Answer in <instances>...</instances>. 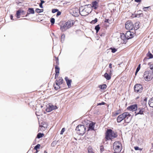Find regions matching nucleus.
I'll return each instance as SVG.
<instances>
[{
    "label": "nucleus",
    "mask_w": 153,
    "mask_h": 153,
    "mask_svg": "<svg viewBox=\"0 0 153 153\" xmlns=\"http://www.w3.org/2000/svg\"><path fill=\"white\" fill-rule=\"evenodd\" d=\"M132 116L128 112H124L119 115L117 118V121L118 123H120L123 120H125L126 122L129 123L132 119Z\"/></svg>",
    "instance_id": "f257e3e1"
},
{
    "label": "nucleus",
    "mask_w": 153,
    "mask_h": 153,
    "mask_svg": "<svg viewBox=\"0 0 153 153\" xmlns=\"http://www.w3.org/2000/svg\"><path fill=\"white\" fill-rule=\"evenodd\" d=\"M91 6L88 5L85 6L83 8V7H81L80 8L79 10V13L82 16H85L88 15L89 13L91 11Z\"/></svg>",
    "instance_id": "f03ea898"
},
{
    "label": "nucleus",
    "mask_w": 153,
    "mask_h": 153,
    "mask_svg": "<svg viewBox=\"0 0 153 153\" xmlns=\"http://www.w3.org/2000/svg\"><path fill=\"white\" fill-rule=\"evenodd\" d=\"M74 20H69L66 22L62 26H61V30L62 31H64L72 26L75 23Z\"/></svg>",
    "instance_id": "7ed1b4c3"
},
{
    "label": "nucleus",
    "mask_w": 153,
    "mask_h": 153,
    "mask_svg": "<svg viewBox=\"0 0 153 153\" xmlns=\"http://www.w3.org/2000/svg\"><path fill=\"white\" fill-rule=\"evenodd\" d=\"M116 135L112 130H108L106 132L105 137L106 140L112 139L116 137Z\"/></svg>",
    "instance_id": "20e7f679"
},
{
    "label": "nucleus",
    "mask_w": 153,
    "mask_h": 153,
    "mask_svg": "<svg viewBox=\"0 0 153 153\" xmlns=\"http://www.w3.org/2000/svg\"><path fill=\"white\" fill-rule=\"evenodd\" d=\"M86 129V127L84 125H79L76 127V130L79 134L82 135L85 132Z\"/></svg>",
    "instance_id": "39448f33"
},
{
    "label": "nucleus",
    "mask_w": 153,
    "mask_h": 153,
    "mask_svg": "<svg viewBox=\"0 0 153 153\" xmlns=\"http://www.w3.org/2000/svg\"><path fill=\"white\" fill-rule=\"evenodd\" d=\"M143 77L146 81H150L153 78V72L147 71L144 72Z\"/></svg>",
    "instance_id": "423d86ee"
},
{
    "label": "nucleus",
    "mask_w": 153,
    "mask_h": 153,
    "mask_svg": "<svg viewBox=\"0 0 153 153\" xmlns=\"http://www.w3.org/2000/svg\"><path fill=\"white\" fill-rule=\"evenodd\" d=\"M113 148L116 152H120L122 149V145L119 142H115L113 145Z\"/></svg>",
    "instance_id": "0eeeda50"
},
{
    "label": "nucleus",
    "mask_w": 153,
    "mask_h": 153,
    "mask_svg": "<svg viewBox=\"0 0 153 153\" xmlns=\"http://www.w3.org/2000/svg\"><path fill=\"white\" fill-rule=\"evenodd\" d=\"M63 80L62 78H60L58 80H56V85H54L55 89L57 90L60 88V85L63 83Z\"/></svg>",
    "instance_id": "6e6552de"
},
{
    "label": "nucleus",
    "mask_w": 153,
    "mask_h": 153,
    "mask_svg": "<svg viewBox=\"0 0 153 153\" xmlns=\"http://www.w3.org/2000/svg\"><path fill=\"white\" fill-rule=\"evenodd\" d=\"M125 27L129 30H132L134 28L133 25L131 21H128L125 24Z\"/></svg>",
    "instance_id": "1a4fd4ad"
},
{
    "label": "nucleus",
    "mask_w": 153,
    "mask_h": 153,
    "mask_svg": "<svg viewBox=\"0 0 153 153\" xmlns=\"http://www.w3.org/2000/svg\"><path fill=\"white\" fill-rule=\"evenodd\" d=\"M70 12L74 16H77L79 13V9L76 7L73 8L71 10Z\"/></svg>",
    "instance_id": "9d476101"
},
{
    "label": "nucleus",
    "mask_w": 153,
    "mask_h": 153,
    "mask_svg": "<svg viewBox=\"0 0 153 153\" xmlns=\"http://www.w3.org/2000/svg\"><path fill=\"white\" fill-rule=\"evenodd\" d=\"M134 89L135 92L137 93L141 92L143 90L142 86L139 84H136L134 87Z\"/></svg>",
    "instance_id": "9b49d317"
},
{
    "label": "nucleus",
    "mask_w": 153,
    "mask_h": 153,
    "mask_svg": "<svg viewBox=\"0 0 153 153\" xmlns=\"http://www.w3.org/2000/svg\"><path fill=\"white\" fill-rule=\"evenodd\" d=\"M47 108L46 109V111L48 112H50L52 110L57 108L56 106H54L51 104H48L46 105Z\"/></svg>",
    "instance_id": "f8f14e48"
},
{
    "label": "nucleus",
    "mask_w": 153,
    "mask_h": 153,
    "mask_svg": "<svg viewBox=\"0 0 153 153\" xmlns=\"http://www.w3.org/2000/svg\"><path fill=\"white\" fill-rule=\"evenodd\" d=\"M126 36L127 39H128L132 38L134 36V34L131 31H128L126 33Z\"/></svg>",
    "instance_id": "ddd939ff"
},
{
    "label": "nucleus",
    "mask_w": 153,
    "mask_h": 153,
    "mask_svg": "<svg viewBox=\"0 0 153 153\" xmlns=\"http://www.w3.org/2000/svg\"><path fill=\"white\" fill-rule=\"evenodd\" d=\"M136 110L137 111L135 112V115L139 114H143L144 111V109L143 108H140L137 109Z\"/></svg>",
    "instance_id": "4468645a"
},
{
    "label": "nucleus",
    "mask_w": 153,
    "mask_h": 153,
    "mask_svg": "<svg viewBox=\"0 0 153 153\" xmlns=\"http://www.w3.org/2000/svg\"><path fill=\"white\" fill-rule=\"evenodd\" d=\"M127 108L130 111H134L137 109V106L136 104L133 105L128 107Z\"/></svg>",
    "instance_id": "2eb2a0df"
},
{
    "label": "nucleus",
    "mask_w": 153,
    "mask_h": 153,
    "mask_svg": "<svg viewBox=\"0 0 153 153\" xmlns=\"http://www.w3.org/2000/svg\"><path fill=\"white\" fill-rule=\"evenodd\" d=\"M92 7L94 9H97L98 7V1H95L92 2Z\"/></svg>",
    "instance_id": "dca6fc26"
},
{
    "label": "nucleus",
    "mask_w": 153,
    "mask_h": 153,
    "mask_svg": "<svg viewBox=\"0 0 153 153\" xmlns=\"http://www.w3.org/2000/svg\"><path fill=\"white\" fill-rule=\"evenodd\" d=\"M120 38L123 40V42H122L123 43L125 42L126 40L127 39L126 37V34H125L123 33H121Z\"/></svg>",
    "instance_id": "f3484780"
},
{
    "label": "nucleus",
    "mask_w": 153,
    "mask_h": 153,
    "mask_svg": "<svg viewBox=\"0 0 153 153\" xmlns=\"http://www.w3.org/2000/svg\"><path fill=\"white\" fill-rule=\"evenodd\" d=\"M65 80L66 81L68 88L71 87V82H72L71 80V79H68V78L67 77H66L65 78Z\"/></svg>",
    "instance_id": "a211bd4d"
},
{
    "label": "nucleus",
    "mask_w": 153,
    "mask_h": 153,
    "mask_svg": "<svg viewBox=\"0 0 153 153\" xmlns=\"http://www.w3.org/2000/svg\"><path fill=\"white\" fill-rule=\"evenodd\" d=\"M95 123L92 122L90 123L89 126L88 130H94V129Z\"/></svg>",
    "instance_id": "6ab92c4d"
},
{
    "label": "nucleus",
    "mask_w": 153,
    "mask_h": 153,
    "mask_svg": "<svg viewBox=\"0 0 153 153\" xmlns=\"http://www.w3.org/2000/svg\"><path fill=\"white\" fill-rule=\"evenodd\" d=\"M47 126L46 125L43 124V125H40L39 129L42 131H44L46 129Z\"/></svg>",
    "instance_id": "aec40b11"
},
{
    "label": "nucleus",
    "mask_w": 153,
    "mask_h": 153,
    "mask_svg": "<svg viewBox=\"0 0 153 153\" xmlns=\"http://www.w3.org/2000/svg\"><path fill=\"white\" fill-rule=\"evenodd\" d=\"M59 68L58 66H56L55 67V72H56V75L55 78H56V77H58L59 75Z\"/></svg>",
    "instance_id": "412c9836"
},
{
    "label": "nucleus",
    "mask_w": 153,
    "mask_h": 153,
    "mask_svg": "<svg viewBox=\"0 0 153 153\" xmlns=\"http://www.w3.org/2000/svg\"><path fill=\"white\" fill-rule=\"evenodd\" d=\"M23 12V11L21 10H19L17 11L16 16L17 18H20V14Z\"/></svg>",
    "instance_id": "4be33fe9"
},
{
    "label": "nucleus",
    "mask_w": 153,
    "mask_h": 153,
    "mask_svg": "<svg viewBox=\"0 0 153 153\" xmlns=\"http://www.w3.org/2000/svg\"><path fill=\"white\" fill-rule=\"evenodd\" d=\"M111 75L110 74H108L107 73H105L104 75V77L107 80H109L111 78Z\"/></svg>",
    "instance_id": "5701e85b"
},
{
    "label": "nucleus",
    "mask_w": 153,
    "mask_h": 153,
    "mask_svg": "<svg viewBox=\"0 0 153 153\" xmlns=\"http://www.w3.org/2000/svg\"><path fill=\"white\" fill-rule=\"evenodd\" d=\"M149 104L151 107L153 108V97L149 100Z\"/></svg>",
    "instance_id": "b1692460"
},
{
    "label": "nucleus",
    "mask_w": 153,
    "mask_h": 153,
    "mask_svg": "<svg viewBox=\"0 0 153 153\" xmlns=\"http://www.w3.org/2000/svg\"><path fill=\"white\" fill-rule=\"evenodd\" d=\"M36 115L40 116L42 114V111L40 110H38V109H36Z\"/></svg>",
    "instance_id": "393cba45"
},
{
    "label": "nucleus",
    "mask_w": 153,
    "mask_h": 153,
    "mask_svg": "<svg viewBox=\"0 0 153 153\" xmlns=\"http://www.w3.org/2000/svg\"><path fill=\"white\" fill-rule=\"evenodd\" d=\"M44 135V134H43L39 133L37 135V137L38 138H40L42 137Z\"/></svg>",
    "instance_id": "a878e982"
},
{
    "label": "nucleus",
    "mask_w": 153,
    "mask_h": 153,
    "mask_svg": "<svg viewBox=\"0 0 153 153\" xmlns=\"http://www.w3.org/2000/svg\"><path fill=\"white\" fill-rule=\"evenodd\" d=\"M43 11V9H39L38 8H37L35 10L36 12L37 13H40L41 12H42Z\"/></svg>",
    "instance_id": "bb28decb"
},
{
    "label": "nucleus",
    "mask_w": 153,
    "mask_h": 153,
    "mask_svg": "<svg viewBox=\"0 0 153 153\" xmlns=\"http://www.w3.org/2000/svg\"><path fill=\"white\" fill-rule=\"evenodd\" d=\"M99 87L101 89H105L106 88V85L105 84H103V85H100L99 86Z\"/></svg>",
    "instance_id": "cd10ccee"
},
{
    "label": "nucleus",
    "mask_w": 153,
    "mask_h": 153,
    "mask_svg": "<svg viewBox=\"0 0 153 153\" xmlns=\"http://www.w3.org/2000/svg\"><path fill=\"white\" fill-rule=\"evenodd\" d=\"M29 12V13L34 14V11L33 8H29L28 10Z\"/></svg>",
    "instance_id": "c85d7f7f"
},
{
    "label": "nucleus",
    "mask_w": 153,
    "mask_h": 153,
    "mask_svg": "<svg viewBox=\"0 0 153 153\" xmlns=\"http://www.w3.org/2000/svg\"><path fill=\"white\" fill-rule=\"evenodd\" d=\"M95 29L96 30L97 33L100 29V27L99 26V25H98L96 26L95 27Z\"/></svg>",
    "instance_id": "c756f323"
},
{
    "label": "nucleus",
    "mask_w": 153,
    "mask_h": 153,
    "mask_svg": "<svg viewBox=\"0 0 153 153\" xmlns=\"http://www.w3.org/2000/svg\"><path fill=\"white\" fill-rule=\"evenodd\" d=\"M40 145L39 144H38L37 145H36L34 147V149L36 150V151L37 150L39 149L40 148Z\"/></svg>",
    "instance_id": "7c9ffc66"
},
{
    "label": "nucleus",
    "mask_w": 153,
    "mask_h": 153,
    "mask_svg": "<svg viewBox=\"0 0 153 153\" xmlns=\"http://www.w3.org/2000/svg\"><path fill=\"white\" fill-rule=\"evenodd\" d=\"M148 56L149 59L153 58V55L150 53H149L148 54Z\"/></svg>",
    "instance_id": "2f4dec72"
},
{
    "label": "nucleus",
    "mask_w": 153,
    "mask_h": 153,
    "mask_svg": "<svg viewBox=\"0 0 153 153\" xmlns=\"http://www.w3.org/2000/svg\"><path fill=\"white\" fill-rule=\"evenodd\" d=\"M134 149L135 150H140V151H141L142 150V149L141 148H140L139 147H138L137 146H135L134 147Z\"/></svg>",
    "instance_id": "473e14b6"
},
{
    "label": "nucleus",
    "mask_w": 153,
    "mask_h": 153,
    "mask_svg": "<svg viewBox=\"0 0 153 153\" xmlns=\"http://www.w3.org/2000/svg\"><path fill=\"white\" fill-rule=\"evenodd\" d=\"M111 50V52L113 53H114L117 51V49L114 48H111L110 49Z\"/></svg>",
    "instance_id": "72a5a7b5"
},
{
    "label": "nucleus",
    "mask_w": 153,
    "mask_h": 153,
    "mask_svg": "<svg viewBox=\"0 0 153 153\" xmlns=\"http://www.w3.org/2000/svg\"><path fill=\"white\" fill-rule=\"evenodd\" d=\"M88 153H94L92 149L90 148H89L88 149Z\"/></svg>",
    "instance_id": "f704fd0d"
},
{
    "label": "nucleus",
    "mask_w": 153,
    "mask_h": 153,
    "mask_svg": "<svg viewBox=\"0 0 153 153\" xmlns=\"http://www.w3.org/2000/svg\"><path fill=\"white\" fill-rule=\"evenodd\" d=\"M51 22L52 24H54L55 22V19L53 18H52L51 19Z\"/></svg>",
    "instance_id": "c9c22d12"
},
{
    "label": "nucleus",
    "mask_w": 153,
    "mask_h": 153,
    "mask_svg": "<svg viewBox=\"0 0 153 153\" xmlns=\"http://www.w3.org/2000/svg\"><path fill=\"white\" fill-rule=\"evenodd\" d=\"M142 14V13H137V14H136L135 16V17H139Z\"/></svg>",
    "instance_id": "e433bc0d"
},
{
    "label": "nucleus",
    "mask_w": 153,
    "mask_h": 153,
    "mask_svg": "<svg viewBox=\"0 0 153 153\" xmlns=\"http://www.w3.org/2000/svg\"><path fill=\"white\" fill-rule=\"evenodd\" d=\"M97 18L95 19L94 20H93L91 22L93 24H95L97 22Z\"/></svg>",
    "instance_id": "4c0bfd02"
},
{
    "label": "nucleus",
    "mask_w": 153,
    "mask_h": 153,
    "mask_svg": "<svg viewBox=\"0 0 153 153\" xmlns=\"http://www.w3.org/2000/svg\"><path fill=\"white\" fill-rule=\"evenodd\" d=\"M119 114V113L117 112H114L113 113V115L114 116H115Z\"/></svg>",
    "instance_id": "58836bf2"
},
{
    "label": "nucleus",
    "mask_w": 153,
    "mask_h": 153,
    "mask_svg": "<svg viewBox=\"0 0 153 153\" xmlns=\"http://www.w3.org/2000/svg\"><path fill=\"white\" fill-rule=\"evenodd\" d=\"M65 131V128H62L61 132H60V134H62L63 132H64V131Z\"/></svg>",
    "instance_id": "ea45409f"
},
{
    "label": "nucleus",
    "mask_w": 153,
    "mask_h": 153,
    "mask_svg": "<svg viewBox=\"0 0 153 153\" xmlns=\"http://www.w3.org/2000/svg\"><path fill=\"white\" fill-rule=\"evenodd\" d=\"M105 103L104 102H102L101 103H100L97 104V105H104Z\"/></svg>",
    "instance_id": "a19ab883"
},
{
    "label": "nucleus",
    "mask_w": 153,
    "mask_h": 153,
    "mask_svg": "<svg viewBox=\"0 0 153 153\" xmlns=\"http://www.w3.org/2000/svg\"><path fill=\"white\" fill-rule=\"evenodd\" d=\"M65 37V35L64 34L62 35L61 36V40L62 41V40H64Z\"/></svg>",
    "instance_id": "79ce46f5"
},
{
    "label": "nucleus",
    "mask_w": 153,
    "mask_h": 153,
    "mask_svg": "<svg viewBox=\"0 0 153 153\" xmlns=\"http://www.w3.org/2000/svg\"><path fill=\"white\" fill-rule=\"evenodd\" d=\"M58 11V10L57 9H53L52 10V12L53 13H54Z\"/></svg>",
    "instance_id": "37998d69"
},
{
    "label": "nucleus",
    "mask_w": 153,
    "mask_h": 153,
    "mask_svg": "<svg viewBox=\"0 0 153 153\" xmlns=\"http://www.w3.org/2000/svg\"><path fill=\"white\" fill-rule=\"evenodd\" d=\"M149 7H144L143 9L144 11H146V10Z\"/></svg>",
    "instance_id": "c03bdc74"
},
{
    "label": "nucleus",
    "mask_w": 153,
    "mask_h": 153,
    "mask_svg": "<svg viewBox=\"0 0 153 153\" xmlns=\"http://www.w3.org/2000/svg\"><path fill=\"white\" fill-rule=\"evenodd\" d=\"M150 68L151 70H153V64L150 65Z\"/></svg>",
    "instance_id": "a18cd8bd"
},
{
    "label": "nucleus",
    "mask_w": 153,
    "mask_h": 153,
    "mask_svg": "<svg viewBox=\"0 0 153 153\" xmlns=\"http://www.w3.org/2000/svg\"><path fill=\"white\" fill-rule=\"evenodd\" d=\"M61 13L60 12H58L57 13V14H56V16H59L61 14Z\"/></svg>",
    "instance_id": "49530a36"
},
{
    "label": "nucleus",
    "mask_w": 153,
    "mask_h": 153,
    "mask_svg": "<svg viewBox=\"0 0 153 153\" xmlns=\"http://www.w3.org/2000/svg\"><path fill=\"white\" fill-rule=\"evenodd\" d=\"M39 6L41 8H43V6H42V3H40L39 4Z\"/></svg>",
    "instance_id": "de8ad7c7"
},
{
    "label": "nucleus",
    "mask_w": 153,
    "mask_h": 153,
    "mask_svg": "<svg viewBox=\"0 0 153 153\" xmlns=\"http://www.w3.org/2000/svg\"><path fill=\"white\" fill-rule=\"evenodd\" d=\"M135 1L137 2H140L141 1V0H135Z\"/></svg>",
    "instance_id": "09e8293b"
},
{
    "label": "nucleus",
    "mask_w": 153,
    "mask_h": 153,
    "mask_svg": "<svg viewBox=\"0 0 153 153\" xmlns=\"http://www.w3.org/2000/svg\"><path fill=\"white\" fill-rule=\"evenodd\" d=\"M109 67L110 68H112V64L111 63L109 64Z\"/></svg>",
    "instance_id": "8fccbe9b"
},
{
    "label": "nucleus",
    "mask_w": 153,
    "mask_h": 153,
    "mask_svg": "<svg viewBox=\"0 0 153 153\" xmlns=\"http://www.w3.org/2000/svg\"><path fill=\"white\" fill-rule=\"evenodd\" d=\"M140 68H138V67L137 68L136 71H137V72H138V71L140 70Z\"/></svg>",
    "instance_id": "3c124183"
},
{
    "label": "nucleus",
    "mask_w": 153,
    "mask_h": 153,
    "mask_svg": "<svg viewBox=\"0 0 153 153\" xmlns=\"http://www.w3.org/2000/svg\"><path fill=\"white\" fill-rule=\"evenodd\" d=\"M10 19L11 20H13V16L12 15H10Z\"/></svg>",
    "instance_id": "603ef678"
},
{
    "label": "nucleus",
    "mask_w": 153,
    "mask_h": 153,
    "mask_svg": "<svg viewBox=\"0 0 153 153\" xmlns=\"http://www.w3.org/2000/svg\"><path fill=\"white\" fill-rule=\"evenodd\" d=\"M108 19H105V22H108Z\"/></svg>",
    "instance_id": "864d4df0"
},
{
    "label": "nucleus",
    "mask_w": 153,
    "mask_h": 153,
    "mask_svg": "<svg viewBox=\"0 0 153 153\" xmlns=\"http://www.w3.org/2000/svg\"><path fill=\"white\" fill-rule=\"evenodd\" d=\"M112 72V71L111 70H110V72L109 73V74H110L111 75V73Z\"/></svg>",
    "instance_id": "5fc2aeb1"
},
{
    "label": "nucleus",
    "mask_w": 153,
    "mask_h": 153,
    "mask_svg": "<svg viewBox=\"0 0 153 153\" xmlns=\"http://www.w3.org/2000/svg\"><path fill=\"white\" fill-rule=\"evenodd\" d=\"M45 2V1H42V0H41V3H42V4H43V3H44Z\"/></svg>",
    "instance_id": "6e6d98bb"
},
{
    "label": "nucleus",
    "mask_w": 153,
    "mask_h": 153,
    "mask_svg": "<svg viewBox=\"0 0 153 153\" xmlns=\"http://www.w3.org/2000/svg\"><path fill=\"white\" fill-rule=\"evenodd\" d=\"M142 13L141 11L140 10L138 11V13Z\"/></svg>",
    "instance_id": "4d7b16f0"
},
{
    "label": "nucleus",
    "mask_w": 153,
    "mask_h": 153,
    "mask_svg": "<svg viewBox=\"0 0 153 153\" xmlns=\"http://www.w3.org/2000/svg\"><path fill=\"white\" fill-rule=\"evenodd\" d=\"M140 65H138V67H137L138 68H140Z\"/></svg>",
    "instance_id": "13d9d810"
},
{
    "label": "nucleus",
    "mask_w": 153,
    "mask_h": 153,
    "mask_svg": "<svg viewBox=\"0 0 153 153\" xmlns=\"http://www.w3.org/2000/svg\"><path fill=\"white\" fill-rule=\"evenodd\" d=\"M147 98H145V99H144V101H147Z\"/></svg>",
    "instance_id": "bf43d9fd"
},
{
    "label": "nucleus",
    "mask_w": 153,
    "mask_h": 153,
    "mask_svg": "<svg viewBox=\"0 0 153 153\" xmlns=\"http://www.w3.org/2000/svg\"><path fill=\"white\" fill-rule=\"evenodd\" d=\"M138 72H137V71H136V72H135V75H137V73Z\"/></svg>",
    "instance_id": "052dcab7"
},
{
    "label": "nucleus",
    "mask_w": 153,
    "mask_h": 153,
    "mask_svg": "<svg viewBox=\"0 0 153 153\" xmlns=\"http://www.w3.org/2000/svg\"><path fill=\"white\" fill-rule=\"evenodd\" d=\"M54 142H53L52 143V144H51L52 145H53V144H54Z\"/></svg>",
    "instance_id": "680f3d73"
},
{
    "label": "nucleus",
    "mask_w": 153,
    "mask_h": 153,
    "mask_svg": "<svg viewBox=\"0 0 153 153\" xmlns=\"http://www.w3.org/2000/svg\"><path fill=\"white\" fill-rule=\"evenodd\" d=\"M38 152V151L37 150V151H36V153H37V152Z\"/></svg>",
    "instance_id": "e2e57ef3"
},
{
    "label": "nucleus",
    "mask_w": 153,
    "mask_h": 153,
    "mask_svg": "<svg viewBox=\"0 0 153 153\" xmlns=\"http://www.w3.org/2000/svg\"><path fill=\"white\" fill-rule=\"evenodd\" d=\"M41 108H42V106H41Z\"/></svg>",
    "instance_id": "0e129e2a"
},
{
    "label": "nucleus",
    "mask_w": 153,
    "mask_h": 153,
    "mask_svg": "<svg viewBox=\"0 0 153 153\" xmlns=\"http://www.w3.org/2000/svg\"><path fill=\"white\" fill-rule=\"evenodd\" d=\"M27 16V15H26V16Z\"/></svg>",
    "instance_id": "69168bd1"
}]
</instances>
